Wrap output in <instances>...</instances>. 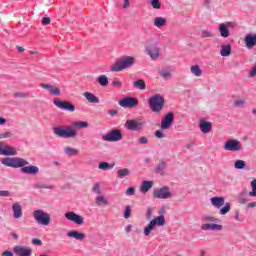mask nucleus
Wrapping results in <instances>:
<instances>
[{"label":"nucleus","mask_w":256,"mask_h":256,"mask_svg":"<svg viewBox=\"0 0 256 256\" xmlns=\"http://www.w3.org/2000/svg\"><path fill=\"white\" fill-rule=\"evenodd\" d=\"M12 211L14 219H21V217H23V208L21 207V204L14 203L12 205Z\"/></svg>","instance_id":"16"},{"label":"nucleus","mask_w":256,"mask_h":256,"mask_svg":"<svg viewBox=\"0 0 256 256\" xmlns=\"http://www.w3.org/2000/svg\"><path fill=\"white\" fill-rule=\"evenodd\" d=\"M113 167H115V163L109 164L107 162H100L98 165L100 171H109V169H113Z\"/></svg>","instance_id":"30"},{"label":"nucleus","mask_w":256,"mask_h":256,"mask_svg":"<svg viewBox=\"0 0 256 256\" xmlns=\"http://www.w3.org/2000/svg\"><path fill=\"white\" fill-rule=\"evenodd\" d=\"M245 43H246V47L248 49H253V46L256 45V34H248L245 37Z\"/></svg>","instance_id":"18"},{"label":"nucleus","mask_w":256,"mask_h":256,"mask_svg":"<svg viewBox=\"0 0 256 256\" xmlns=\"http://www.w3.org/2000/svg\"><path fill=\"white\" fill-rule=\"evenodd\" d=\"M87 127H89L87 121H75L72 126L55 127L53 133L56 137H61L62 139H75L77 137V129H87Z\"/></svg>","instance_id":"2"},{"label":"nucleus","mask_w":256,"mask_h":256,"mask_svg":"<svg viewBox=\"0 0 256 256\" xmlns=\"http://www.w3.org/2000/svg\"><path fill=\"white\" fill-rule=\"evenodd\" d=\"M154 229L155 225L150 222L144 229V235H146V237H149L151 235V231H154Z\"/></svg>","instance_id":"37"},{"label":"nucleus","mask_w":256,"mask_h":256,"mask_svg":"<svg viewBox=\"0 0 256 256\" xmlns=\"http://www.w3.org/2000/svg\"><path fill=\"white\" fill-rule=\"evenodd\" d=\"M97 81L101 87H107L109 85V78L106 75L98 76Z\"/></svg>","instance_id":"33"},{"label":"nucleus","mask_w":256,"mask_h":256,"mask_svg":"<svg viewBox=\"0 0 256 256\" xmlns=\"http://www.w3.org/2000/svg\"><path fill=\"white\" fill-rule=\"evenodd\" d=\"M0 139H15V134L12 131L0 133Z\"/></svg>","instance_id":"36"},{"label":"nucleus","mask_w":256,"mask_h":256,"mask_svg":"<svg viewBox=\"0 0 256 256\" xmlns=\"http://www.w3.org/2000/svg\"><path fill=\"white\" fill-rule=\"evenodd\" d=\"M13 95L16 99H25V97H29L27 93L23 92H15Z\"/></svg>","instance_id":"45"},{"label":"nucleus","mask_w":256,"mask_h":256,"mask_svg":"<svg viewBox=\"0 0 256 256\" xmlns=\"http://www.w3.org/2000/svg\"><path fill=\"white\" fill-rule=\"evenodd\" d=\"M67 237L70 239H76V241H85V233H81L75 230L67 232Z\"/></svg>","instance_id":"17"},{"label":"nucleus","mask_w":256,"mask_h":256,"mask_svg":"<svg viewBox=\"0 0 256 256\" xmlns=\"http://www.w3.org/2000/svg\"><path fill=\"white\" fill-rule=\"evenodd\" d=\"M7 119L0 117V125H6Z\"/></svg>","instance_id":"64"},{"label":"nucleus","mask_w":256,"mask_h":256,"mask_svg":"<svg viewBox=\"0 0 256 256\" xmlns=\"http://www.w3.org/2000/svg\"><path fill=\"white\" fill-rule=\"evenodd\" d=\"M167 25V18L156 17L154 18V27L161 29V27H165Z\"/></svg>","instance_id":"24"},{"label":"nucleus","mask_w":256,"mask_h":256,"mask_svg":"<svg viewBox=\"0 0 256 256\" xmlns=\"http://www.w3.org/2000/svg\"><path fill=\"white\" fill-rule=\"evenodd\" d=\"M33 217L39 225H49L51 223V215L49 213L39 209L33 212Z\"/></svg>","instance_id":"5"},{"label":"nucleus","mask_w":256,"mask_h":256,"mask_svg":"<svg viewBox=\"0 0 256 256\" xmlns=\"http://www.w3.org/2000/svg\"><path fill=\"white\" fill-rule=\"evenodd\" d=\"M112 86H114L115 89H121V87H123V82H121L119 78H114L112 81Z\"/></svg>","instance_id":"40"},{"label":"nucleus","mask_w":256,"mask_h":256,"mask_svg":"<svg viewBox=\"0 0 256 256\" xmlns=\"http://www.w3.org/2000/svg\"><path fill=\"white\" fill-rule=\"evenodd\" d=\"M66 219L68 221H72V223H76V225H83L85 223L83 216L79 214H75V212L71 211L65 214Z\"/></svg>","instance_id":"14"},{"label":"nucleus","mask_w":256,"mask_h":256,"mask_svg":"<svg viewBox=\"0 0 256 256\" xmlns=\"http://www.w3.org/2000/svg\"><path fill=\"white\" fill-rule=\"evenodd\" d=\"M205 221H211L213 223H217V221H219V219H217L215 217H206Z\"/></svg>","instance_id":"56"},{"label":"nucleus","mask_w":256,"mask_h":256,"mask_svg":"<svg viewBox=\"0 0 256 256\" xmlns=\"http://www.w3.org/2000/svg\"><path fill=\"white\" fill-rule=\"evenodd\" d=\"M155 137H157V139H164L165 134L161 130H156L155 131Z\"/></svg>","instance_id":"48"},{"label":"nucleus","mask_w":256,"mask_h":256,"mask_svg":"<svg viewBox=\"0 0 256 256\" xmlns=\"http://www.w3.org/2000/svg\"><path fill=\"white\" fill-rule=\"evenodd\" d=\"M211 127V122L204 121L200 123V130L202 131V133H211Z\"/></svg>","instance_id":"27"},{"label":"nucleus","mask_w":256,"mask_h":256,"mask_svg":"<svg viewBox=\"0 0 256 256\" xmlns=\"http://www.w3.org/2000/svg\"><path fill=\"white\" fill-rule=\"evenodd\" d=\"M153 195L156 197V199H171L172 197V194L167 187L154 190Z\"/></svg>","instance_id":"13"},{"label":"nucleus","mask_w":256,"mask_h":256,"mask_svg":"<svg viewBox=\"0 0 256 256\" xmlns=\"http://www.w3.org/2000/svg\"><path fill=\"white\" fill-rule=\"evenodd\" d=\"M65 155H69L70 157H74L75 155H79V150L72 148V147H66L64 148Z\"/></svg>","instance_id":"34"},{"label":"nucleus","mask_w":256,"mask_h":256,"mask_svg":"<svg viewBox=\"0 0 256 256\" xmlns=\"http://www.w3.org/2000/svg\"><path fill=\"white\" fill-rule=\"evenodd\" d=\"M245 102L243 101V100H237V101H235L234 102V105L236 106V107H239V105H243Z\"/></svg>","instance_id":"60"},{"label":"nucleus","mask_w":256,"mask_h":256,"mask_svg":"<svg viewBox=\"0 0 256 256\" xmlns=\"http://www.w3.org/2000/svg\"><path fill=\"white\" fill-rule=\"evenodd\" d=\"M51 24V18L44 17L42 18V25H50Z\"/></svg>","instance_id":"51"},{"label":"nucleus","mask_w":256,"mask_h":256,"mask_svg":"<svg viewBox=\"0 0 256 256\" xmlns=\"http://www.w3.org/2000/svg\"><path fill=\"white\" fill-rule=\"evenodd\" d=\"M235 169H245L247 167V164L243 160H237L234 164Z\"/></svg>","instance_id":"39"},{"label":"nucleus","mask_w":256,"mask_h":256,"mask_svg":"<svg viewBox=\"0 0 256 256\" xmlns=\"http://www.w3.org/2000/svg\"><path fill=\"white\" fill-rule=\"evenodd\" d=\"M42 89H47L48 91L51 90L52 85L49 84H41Z\"/></svg>","instance_id":"58"},{"label":"nucleus","mask_w":256,"mask_h":256,"mask_svg":"<svg viewBox=\"0 0 256 256\" xmlns=\"http://www.w3.org/2000/svg\"><path fill=\"white\" fill-rule=\"evenodd\" d=\"M50 95H61V89L51 86L50 91H48Z\"/></svg>","instance_id":"43"},{"label":"nucleus","mask_w":256,"mask_h":256,"mask_svg":"<svg viewBox=\"0 0 256 256\" xmlns=\"http://www.w3.org/2000/svg\"><path fill=\"white\" fill-rule=\"evenodd\" d=\"M32 244L33 245H43V241H41V239H39V238H34V239H32Z\"/></svg>","instance_id":"53"},{"label":"nucleus","mask_w":256,"mask_h":256,"mask_svg":"<svg viewBox=\"0 0 256 256\" xmlns=\"http://www.w3.org/2000/svg\"><path fill=\"white\" fill-rule=\"evenodd\" d=\"M95 203L98 205V207H107V205H109V200L107 197L99 195L95 198Z\"/></svg>","instance_id":"22"},{"label":"nucleus","mask_w":256,"mask_h":256,"mask_svg":"<svg viewBox=\"0 0 256 256\" xmlns=\"http://www.w3.org/2000/svg\"><path fill=\"white\" fill-rule=\"evenodd\" d=\"M224 150L225 151H240L241 150V142H239L238 140H228L227 142H225L224 144Z\"/></svg>","instance_id":"12"},{"label":"nucleus","mask_w":256,"mask_h":256,"mask_svg":"<svg viewBox=\"0 0 256 256\" xmlns=\"http://www.w3.org/2000/svg\"><path fill=\"white\" fill-rule=\"evenodd\" d=\"M130 6H131V2L129 0H124V4H123L124 9H127V7H130Z\"/></svg>","instance_id":"59"},{"label":"nucleus","mask_w":256,"mask_h":256,"mask_svg":"<svg viewBox=\"0 0 256 256\" xmlns=\"http://www.w3.org/2000/svg\"><path fill=\"white\" fill-rule=\"evenodd\" d=\"M131 217V206H127L124 211V219H129Z\"/></svg>","instance_id":"47"},{"label":"nucleus","mask_w":256,"mask_h":256,"mask_svg":"<svg viewBox=\"0 0 256 256\" xmlns=\"http://www.w3.org/2000/svg\"><path fill=\"white\" fill-rule=\"evenodd\" d=\"M229 211H231V204L227 202L225 206L220 209V215H227Z\"/></svg>","instance_id":"38"},{"label":"nucleus","mask_w":256,"mask_h":256,"mask_svg":"<svg viewBox=\"0 0 256 256\" xmlns=\"http://www.w3.org/2000/svg\"><path fill=\"white\" fill-rule=\"evenodd\" d=\"M203 231H221L223 229L222 225L219 224H203L201 226Z\"/></svg>","instance_id":"20"},{"label":"nucleus","mask_w":256,"mask_h":256,"mask_svg":"<svg viewBox=\"0 0 256 256\" xmlns=\"http://www.w3.org/2000/svg\"><path fill=\"white\" fill-rule=\"evenodd\" d=\"M133 85L134 87H136V89H139L140 91H145V89H147V84H145V80L143 79L135 81Z\"/></svg>","instance_id":"31"},{"label":"nucleus","mask_w":256,"mask_h":256,"mask_svg":"<svg viewBox=\"0 0 256 256\" xmlns=\"http://www.w3.org/2000/svg\"><path fill=\"white\" fill-rule=\"evenodd\" d=\"M252 191L249 192L250 197H256V179L251 182Z\"/></svg>","instance_id":"41"},{"label":"nucleus","mask_w":256,"mask_h":256,"mask_svg":"<svg viewBox=\"0 0 256 256\" xmlns=\"http://www.w3.org/2000/svg\"><path fill=\"white\" fill-rule=\"evenodd\" d=\"M92 191H94V193H97L98 195H100L101 193V187L99 186V184H95L92 188Z\"/></svg>","instance_id":"50"},{"label":"nucleus","mask_w":256,"mask_h":256,"mask_svg":"<svg viewBox=\"0 0 256 256\" xmlns=\"http://www.w3.org/2000/svg\"><path fill=\"white\" fill-rule=\"evenodd\" d=\"M131 171L128 168H123L117 171V178L124 179V177H129Z\"/></svg>","instance_id":"28"},{"label":"nucleus","mask_w":256,"mask_h":256,"mask_svg":"<svg viewBox=\"0 0 256 256\" xmlns=\"http://www.w3.org/2000/svg\"><path fill=\"white\" fill-rule=\"evenodd\" d=\"M13 250L17 256H31V253H33L31 248L25 246H15Z\"/></svg>","instance_id":"15"},{"label":"nucleus","mask_w":256,"mask_h":256,"mask_svg":"<svg viewBox=\"0 0 256 256\" xmlns=\"http://www.w3.org/2000/svg\"><path fill=\"white\" fill-rule=\"evenodd\" d=\"M147 219H151V217H153V210L151 208L147 209Z\"/></svg>","instance_id":"55"},{"label":"nucleus","mask_w":256,"mask_h":256,"mask_svg":"<svg viewBox=\"0 0 256 256\" xmlns=\"http://www.w3.org/2000/svg\"><path fill=\"white\" fill-rule=\"evenodd\" d=\"M0 155H4L5 157L15 156L17 155V149L13 146L0 142Z\"/></svg>","instance_id":"10"},{"label":"nucleus","mask_w":256,"mask_h":256,"mask_svg":"<svg viewBox=\"0 0 256 256\" xmlns=\"http://www.w3.org/2000/svg\"><path fill=\"white\" fill-rule=\"evenodd\" d=\"M150 222L153 223L155 227H157V226L163 227V225H165V216L160 215V216L152 219Z\"/></svg>","instance_id":"25"},{"label":"nucleus","mask_w":256,"mask_h":256,"mask_svg":"<svg viewBox=\"0 0 256 256\" xmlns=\"http://www.w3.org/2000/svg\"><path fill=\"white\" fill-rule=\"evenodd\" d=\"M173 121H175V114L169 112L161 121V129L163 131L169 129L173 125Z\"/></svg>","instance_id":"11"},{"label":"nucleus","mask_w":256,"mask_h":256,"mask_svg":"<svg viewBox=\"0 0 256 256\" xmlns=\"http://www.w3.org/2000/svg\"><path fill=\"white\" fill-rule=\"evenodd\" d=\"M220 55L222 57H229V55H231V45H222Z\"/></svg>","instance_id":"29"},{"label":"nucleus","mask_w":256,"mask_h":256,"mask_svg":"<svg viewBox=\"0 0 256 256\" xmlns=\"http://www.w3.org/2000/svg\"><path fill=\"white\" fill-rule=\"evenodd\" d=\"M190 71L195 77H201V75H203V71L201 70V68H199V65L191 66Z\"/></svg>","instance_id":"32"},{"label":"nucleus","mask_w":256,"mask_h":256,"mask_svg":"<svg viewBox=\"0 0 256 256\" xmlns=\"http://www.w3.org/2000/svg\"><path fill=\"white\" fill-rule=\"evenodd\" d=\"M246 207H247V209H253V208L256 207V202H250V203L247 204Z\"/></svg>","instance_id":"57"},{"label":"nucleus","mask_w":256,"mask_h":256,"mask_svg":"<svg viewBox=\"0 0 256 256\" xmlns=\"http://www.w3.org/2000/svg\"><path fill=\"white\" fill-rule=\"evenodd\" d=\"M119 105L124 109H133L139 105V100L135 97H125L119 101Z\"/></svg>","instance_id":"6"},{"label":"nucleus","mask_w":256,"mask_h":256,"mask_svg":"<svg viewBox=\"0 0 256 256\" xmlns=\"http://www.w3.org/2000/svg\"><path fill=\"white\" fill-rule=\"evenodd\" d=\"M83 97H85V99H86V101H88V103H94V104L99 103V97L95 96V94H93L91 92H84Z\"/></svg>","instance_id":"21"},{"label":"nucleus","mask_w":256,"mask_h":256,"mask_svg":"<svg viewBox=\"0 0 256 256\" xmlns=\"http://www.w3.org/2000/svg\"><path fill=\"white\" fill-rule=\"evenodd\" d=\"M2 165L5 167H12V169H19L21 168V173L26 175H37L39 173V167L35 165H29V161L20 158V157H13V158H2L1 160Z\"/></svg>","instance_id":"1"},{"label":"nucleus","mask_w":256,"mask_h":256,"mask_svg":"<svg viewBox=\"0 0 256 256\" xmlns=\"http://www.w3.org/2000/svg\"><path fill=\"white\" fill-rule=\"evenodd\" d=\"M146 51L151 59H157L159 57V48L157 47H146Z\"/></svg>","instance_id":"23"},{"label":"nucleus","mask_w":256,"mask_h":256,"mask_svg":"<svg viewBox=\"0 0 256 256\" xmlns=\"http://www.w3.org/2000/svg\"><path fill=\"white\" fill-rule=\"evenodd\" d=\"M135 65V57L124 56L120 58L110 69L112 73H119V71H124V69H129Z\"/></svg>","instance_id":"3"},{"label":"nucleus","mask_w":256,"mask_h":256,"mask_svg":"<svg viewBox=\"0 0 256 256\" xmlns=\"http://www.w3.org/2000/svg\"><path fill=\"white\" fill-rule=\"evenodd\" d=\"M160 76L163 79H171V72L169 70H161Z\"/></svg>","instance_id":"42"},{"label":"nucleus","mask_w":256,"mask_h":256,"mask_svg":"<svg viewBox=\"0 0 256 256\" xmlns=\"http://www.w3.org/2000/svg\"><path fill=\"white\" fill-rule=\"evenodd\" d=\"M53 103L58 109H63L64 111H69L70 113L75 112V105L69 101H60L59 99H54Z\"/></svg>","instance_id":"8"},{"label":"nucleus","mask_w":256,"mask_h":256,"mask_svg":"<svg viewBox=\"0 0 256 256\" xmlns=\"http://www.w3.org/2000/svg\"><path fill=\"white\" fill-rule=\"evenodd\" d=\"M151 187H153V183L151 181H143L140 191L142 193H147V191H149V189H151Z\"/></svg>","instance_id":"35"},{"label":"nucleus","mask_w":256,"mask_h":256,"mask_svg":"<svg viewBox=\"0 0 256 256\" xmlns=\"http://www.w3.org/2000/svg\"><path fill=\"white\" fill-rule=\"evenodd\" d=\"M239 203H240L241 205H245V203H247V200H246L245 198H243V197H240V198H239Z\"/></svg>","instance_id":"63"},{"label":"nucleus","mask_w":256,"mask_h":256,"mask_svg":"<svg viewBox=\"0 0 256 256\" xmlns=\"http://www.w3.org/2000/svg\"><path fill=\"white\" fill-rule=\"evenodd\" d=\"M219 31H220L221 37H223L224 39H227V37H229L230 35L229 28H227V25L224 23H221L219 25Z\"/></svg>","instance_id":"26"},{"label":"nucleus","mask_w":256,"mask_h":256,"mask_svg":"<svg viewBox=\"0 0 256 256\" xmlns=\"http://www.w3.org/2000/svg\"><path fill=\"white\" fill-rule=\"evenodd\" d=\"M0 197H9V191L0 190Z\"/></svg>","instance_id":"54"},{"label":"nucleus","mask_w":256,"mask_h":256,"mask_svg":"<svg viewBox=\"0 0 256 256\" xmlns=\"http://www.w3.org/2000/svg\"><path fill=\"white\" fill-rule=\"evenodd\" d=\"M2 256H13V252H11V251H4L2 253Z\"/></svg>","instance_id":"61"},{"label":"nucleus","mask_w":256,"mask_h":256,"mask_svg":"<svg viewBox=\"0 0 256 256\" xmlns=\"http://www.w3.org/2000/svg\"><path fill=\"white\" fill-rule=\"evenodd\" d=\"M148 105L153 113H161L165 105V98L161 94H155L148 99Z\"/></svg>","instance_id":"4"},{"label":"nucleus","mask_w":256,"mask_h":256,"mask_svg":"<svg viewBox=\"0 0 256 256\" xmlns=\"http://www.w3.org/2000/svg\"><path fill=\"white\" fill-rule=\"evenodd\" d=\"M137 142L139 143V145H147V143H149V140L147 139V137L142 136L138 138Z\"/></svg>","instance_id":"46"},{"label":"nucleus","mask_w":256,"mask_h":256,"mask_svg":"<svg viewBox=\"0 0 256 256\" xmlns=\"http://www.w3.org/2000/svg\"><path fill=\"white\" fill-rule=\"evenodd\" d=\"M121 139H123V134H121L119 130H111L108 134L103 136V140L109 143H115L121 141Z\"/></svg>","instance_id":"7"},{"label":"nucleus","mask_w":256,"mask_h":256,"mask_svg":"<svg viewBox=\"0 0 256 256\" xmlns=\"http://www.w3.org/2000/svg\"><path fill=\"white\" fill-rule=\"evenodd\" d=\"M201 37H203V38L213 37V34L207 30H203L201 33Z\"/></svg>","instance_id":"49"},{"label":"nucleus","mask_w":256,"mask_h":256,"mask_svg":"<svg viewBox=\"0 0 256 256\" xmlns=\"http://www.w3.org/2000/svg\"><path fill=\"white\" fill-rule=\"evenodd\" d=\"M150 5L153 9H161V2L159 0H150Z\"/></svg>","instance_id":"44"},{"label":"nucleus","mask_w":256,"mask_h":256,"mask_svg":"<svg viewBox=\"0 0 256 256\" xmlns=\"http://www.w3.org/2000/svg\"><path fill=\"white\" fill-rule=\"evenodd\" d=\"M210 201L213 207H216V209H221V207L225 205V198L223 197H212Z\"/></svg>","instance_id":"19"},{"label":"nucleus","mask_w":256,"mask_h":256,"mask_svg":"<svg viewBox=\"0 0 256 256\" xmlns=\"http://www.w3.org/2000/svg\"><path fill=\"white\" fill-rule=\"evenodd\" d=\"M126 195H135V188L134 187H130L126 190Z\"/></svg>","instance_id":"52"},{"label":"nucleus","mask_w":256,"mask_h":256,"mask_svg":"<svg viewBox=\"0 0 256 256\" xmlns=\"http://www.w3.org/2000/svg\"><path fill=\"white\" fill-rule=\"evenodd\" d=\"M125 127L128 131H141L143 129V122L139 119H130L126 121Z\"/></svg>","instance_id":"9"},{"label":"nucleus","mask_w":256,"mask_h":256,"mask_svg":"<svg viewBox=\"0 0 256 256\" xmlns=\"http://www.w3.org/2000/svg\"><path fill=\"white\" fill-rule=\"evenodd\" d=\"M117 113H118L117 110H110V111H109V115H110L111 117H115V115H117Z\"/></svg>","instance_id":"62"}]
</instances>
